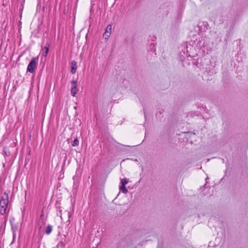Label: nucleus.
Masks as SVG:
<instances>
[{"mask_svg": "<svg viewBox=\"0 0 248 248\" xmlns=\"http://www.w3.org/2000/svg\"><path fill=\"white\" fill-rule=\"evenodd\" d=\"M111 28L112 26L111 25H108L107 26L106 31L104 34V36L105 37L106 39H108L109 37L111 34Z\"/></svg>", "mask_w": 248, "mask_h": 248, "instance_id": "4", "label": "nucleus"}, {"mask_svg": "<svg viewBox=\"0 0 248 248\" xmlns=\"http://www.w3.org/2000/svg\"><path fill=\"white\" fill-rule=\"evenodd\" d=\"M77 69V62L73 61L71 62V72L73 74L76 73Z\"/></svg>", "mask_w": 248, "mask_h": 248, "instance_id": "6", "label": "nucleus"}, {"mask_svg": "<svg viewBox=\"0 0 248 248\" xmlns=\"http://www.w3.org/2000/svg\"><path fill=\"white\" fill-rule=\"evenodd\" d=\"M79 141L78 139H75L72 143V145L74 147H76L78 145Z\"/></svg>", "mask_w": 248, "mask_h": 248, "instance_id": "10", "label": "nucleus"}, {"mask_svg": "<svg viewBox=\"0 0 248 248\" xmlns=\"http://www.w3.org/2000/svg\"><path fill=\"white\" fill-rule=\"evenodd\" d=\"M52 231V227L50 225H48L46 230V234H49Z\"/></svg>", "mask_w": 248, "mask_h": 248, "instance_id": "8", "label": "nucleus"}, {"mask_svg": "<svg viewBox=\"0 0 248 248\" xmlns=\"http://www.w3.org/2000/svg\"><path fill=\"white\" fill-rule=\"evenodd\" d=\"M38 59L36 57H33L31 59L30 62L27 67V70L31 73H32L35 71L37 67V62Z\"/></svg>", "mask_w": 248, "mask_h": 248, "instance_id": "2", "label": "nucleus"}, {"mask_svg": "<svg viewBox=\"0 0 248 248\" xmlns=\"http://www.w3.org/2000/svg\"><path fill=\"white\" fill-rule=\"evenodd\" d=\"M9 203V196L5 192L2 195L0 200V214L4 215L8 212V204Z\"/></svg>", "mask_w": 248, "mask_h": 248, "instance_id": "1", "label": "nucleus"}, {"mask_svg": "<svg viewBox=\"0 0 248 248\" xmlns=\"http://www.w3.org/2000/svg\"><path fill=\"white\" fill-rule=\"evenodd\" d=\"M78 82L76 80H73L71 82V95L75 97L78 92L77 89Z\"/></svg>", "mask_w": 248, "mask_h": 248, "instance_id": "3", "label": "nucleus"}, {"mask_svg": "<svg viewBox=\"0 0 248 248\" xmlns=\"http://www.w3.org/2000/svg\"><path fill=\"white\" fill-rule=\"evenodd\" d=\"M7 218H8L7 216H6L5 217V221H6L7 220Z\"/></svg>", "mask_w": 248, "mask_h": 248, "instance_id": "12", "label": "nucleus"}, {"mask_svg": "<svg viewBox=\"0 0 248 248\" xmlns=\"http://www.w3.org/2000/svg\"><path fill=\"white\" fill-rule=\"evenodd\" d=\"M50 45L49 43H46V46L42 49V55L44 57L47 56V53L49 51Z\"/></svg>", "mask_w": 248, "mask_h": 248, "instance_id": "5", "label": "nucleus"}, {"mask_svg": "<svg viewBox=\"0 0 248 248\" xmlns=\"http://www.w3.org/2000/svg\"><path fill=\"white\" fill-rule=\"evenodd\" d=\"M129 182L127 178H123L121 180V183L122 185L125 186Z\"/></svg>", "mask_w": 248, "mask_h": 248, "instance_id": "9", "label": "nucleus"}, {"mask_svg": "<svg viewBox=\"0 0 248 248\" xmlns=\"http://www.w3.org/2000/svg\"><path fill=\"white\" fill-rule=\"evenodd\" d=\"M120 190L124 193L126 194L127 193L128 190L126 189L125 186L122 185L120 187Z\"/></svg>", "mask_w": 248, "mask_h": 248, "instance_id": "7", "label": "nucleus"}, {"mask_svg": "<svg viewBox=\"0 0 248 248\" xmlns=\"http://www.w3.org/2000/svg\"><path fill=\"white\" fill-rule=\"evenodd\" d=\"M5 154L6 155H8L10 154V152H9V151H8V152L5 151Z\"/></svg>", "mask_w": 248, "mask_h": 248, "instance_id": "11", "label": "nucleus"}]
</instances>
